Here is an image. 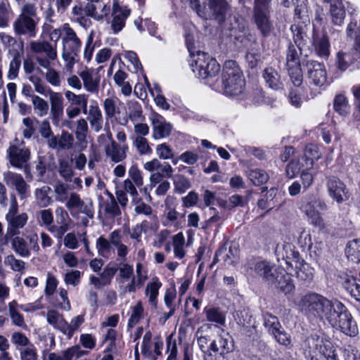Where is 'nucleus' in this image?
Wrapping results in <instances>:
<instances>
[{"label":"nucleus","mask_w":360,"mask_h":360,"mask_svg":"<svg viewBox=\"0 0 360 360\" xmlns=\"http://www.w3.org/2000/svg\"><path fill=\"white\" fill-rule=\"evenodd\" d=\"M36 25L37 22L32 18L20 15L14 22L13 27L18 34H28L30 37H34L36 35Z\"/></svg>","instance_id":"17"},{"label":"nucleus","mask_w":360,"mask_h":360,"mask_svg":"<svg viewBox=\"0 0 360 360\" xmlns=\"http://www.w3.org/2000/svg\"><path fill=\"white\" fill-rule=\"evenodd\" d=\"M51 117L53 124H58L63 115V97L60 93L49 91Z\"/></svg>","instance_id":"19"},{"label":"nucleus","mask_w":360,"mask_h":360,"mask_svg":"<svg viewBox=\"0 0 360 360\" xmlns=\"http://www.w3.org/2000/svg\"><path fill=\"white\" fill-rule=\"evenodd\" d=\"M264 325L265 328L269 330V332L271 334L278 328H281V323L276 316H273L269 313H266L264 315Z\"/></svg>","instance_id":"51"},{"label":"nucleus","mask_w":360,"mask_h":360,"mask_svg":"<svg viewBox=\"0 0 360 360\" xmlns=\"http://www.w3.org/2000/svg\"><path fill=\"white\" fill-rule=\"evenodd\" d=\"M130 14V10L120 6L117 3H114L112 8V20L111 22L112 30L115 33L122 30L125 25V20Z\"/></svg>","instance_id":"20"},{"label":"nucleus","mask_w":360,"mask_h":360,"mask_svg":"<svg viewBox=\"0 0 360 360\" xmlns=\"http://www.w3.org/2000/svg\"><path fill=\"white\" fill-rule=\"evenodd\" d=\"M58 172L66 181H71L74 174L71 164L65 160L60 161Z\"/></svg>","instance_id":"49"},{"label":"nucleus","mask_w":360,"mask_h":360,"mask_svg":"<svg viewBox=\"0 0 360 360\" xmlns=\"http://www.w3.org/2000/svg\"><path fill=\"white\" fill-rule=\"evenodd\" d=\"M74 136L67 131H63L58 139V148L60 149H71L73 147Z\"/></svg>","instance_id":"50"},{"label":"nucleus","mask_w":360,"mask_h":360,"mask_svg":"<svg viewBox=\"0 0 360 360\" xmlns=\"http://www.w3.org/2000/svg\"><path fill=\"white\" fill-rule=\"evenodd\" d=\"M134 143L141 155L148 154L152 152L147 139L143 136H137Z\"/></svg>","instance_id":"57"},{"label":"nucleus","mask_w":360,"mask_h":360,"mask_svg":"<svg viewBox=\"0 0 360 360\" xmlns=\"http://www.w3.org/2000/svg\"><path fill=\"white\" fill-rule=\"evenodd\" d=\"M301 169V165L299 160H292L286 166L285 172L286 176L292 179L297 175Z\"/></svg>","instance_id":"58"},{"label":"nucleus","mask_w":360,"mask_h":360,"mask_svg":"<svg viewBox=\"0 0 360 360\" xmlns=\"http://www.w3.org/2000/svg\"><path fill=\"white\" fill-rule=\"evenodd\" d=\"M161 286V283L158 281V278L153 283H148L146 288V293L149 294V302L156 304V300L158 295V290Z\"/></svg>","instance_id":"52"},{"label":"nucleus","mask_w":360,"mask_h":360,"mask_svg":"<svg viewBox=\"0 0 360 360\" xmlns=\"http://www.w3.org/2000/svg\"><path fill=\"white\" fill-rule=\"evenodd\" d=\"M306 215L309 218L310 223L320 229L324 228L323 219L317 211L306 210Z\"/></svg>","instance_id":"59"},{"label":"nucleus","mask_w":360,"mask_h":360,"mask_svg":"<svg viewBox=\"0 0 360 360\" xmlns=\"http://www.w3.org/2000/svg\"><path fill=\"white\" fill-rule=\"evenodd\" d=\"M151 338L152 334L150 331L146 333L143 338L141 352L142 354L147 357H150L153 355L150 344Z\"/></svg>","instance_id":"62"},{"label":"nucleus","mask_w":360,"mask_h":360,"mask_svg":"<svg viewBox=\"0 0 360 360\" xmlns=\"http://www.w3.org/2000/svg\"><path fill=\"white\" fill-rule=\"evenodd\" d=\"M84 322V315L77 316L71 320L70 323L66 321V326H65L63 334L67 335L68 339L70 340L75 331H76Z\"/></svg>","instance_id":"33"},{"label":"nucleus","mask_w":360,"mask_h":360,"mask_svg":"<svg viewBox=\"0 0 360 360\" xmlns=\"http://www.w3.org/2000/svg\"><path fill=\"white\" fill-rule=\"evenodd\" d=\"M31 49L34 53H45L47 57L51 60H55L57 57L56 48L53 47L48 41L32 42Z\"/></svg>","instance_id":"25"},{"label":"nucleus","mask_w":360,"mask_h":360,"mask_svg":"<svg viewBox=\"0 0 360 360\" xmlns=\"http://www.w3.org/2000/svg\"><path fill=\"white\" fill-rule=\"evenodd\" d=\"M196 14L205 20L222 24L226 19L231 6L226 0H188Z\"/></svg>","instance_id":"3"},{"label":"nucleus","mask_w":360,"mask_h":360,"mask_svg":"<svg viewBox=\"0 0 360 360\" xmlns=\"http://www.w3.org/2000/svg\"><path fill=\"white\" fill-rule=\"evenodd\" d=\"M302 64L307 68V77L310 83L317 86H321L326 83L327 73L323 63L314 60H303Z\"/></svg>","instance_id":"8"},{"label":"nucleus","mask_w":360,"mask_h":360,"mask_svg":"<svg viewBox=\"0 0 360 360\" xmlns=\"http://www.w3.org/2000/svg\"><path fill=\"white\" fill-rule=\"evenodd\" d=\"M271 0L254 1L252 20L264 37L269 36L272 29L270 20V4Z\"/></svg>","instance_id":"6"},{"label":"nucleus","mask_w":360,"mask_h":360,"mask_svg":"<svg viewBox=\"0 0 360 360\" xmlns=\"http://www.w3.org/2000/svg\"><path fill=\"white\" fill-rule=\"evenodd\" d=\"M118 268L116 264L109 263L101 274V277L103 279L102 285H108L110 283L111 279L117 271Z\"/></svg>","instance_id":"48"},{"label":"nucleus","mask_w":360,"mask_h":360,"mask_svg":"<svg viewBox=\"0 0 360 360\" xmlns=\"http://www.w3.org/2000/svg\"><path fill=\"white\" fill-rule=\"evenodd\" d=\"M96 248L101 256L106 257L111 249L110 243L103 236H101L96 240Z\"/></svg>","instance_id":"56"},{"label":"nucleus","mask_w":360,"mask_h":360,"mask_svg":"<svg viewBox=\"0 0 360 360\" xmlns=\"http://www.w3.org/2000/svg\"><path fill=\"white\" fill-rule=\"evenodd\" d=\"M63 30L65 33V35L63 37V48L68 49L72 52L80 51L82 41L77 36L76 32L68 24H65Z\"/></svg>","instance_id":"21"},{"label":"nucleus","mask_w":360,"mask_h":360,"mask_svg":"<svg viewBox=\"0 0 360 360\" xmlns=\"http://www.w3.org/2000/svg\"><path fill=\"white\" fill-rule=\"evenodd\" d=\"M23 52H16L12 53L13 59L10 63L9 70L8 73V78L9 79H14L18 77V70L21 65V56Z\"/></svg>","instance_id":"34"},{"label":"nucleus","mask_w":360,"mask_h":360,"mask_svg":"<svg viewBox=\"0 0 360 360\" xmlns=\"http://www.w3.org/2000/svg\"><path fill=\"white\" fill-rule=\"evenodd\" d=\"M50 191L51 188L48 186L35 190V195L40 207H46L51 202V198L48 195Z\"/></svg>","instance_id":"37"},{"label":"nucleus","mask_w":360,"mask_h":360,"mask_svg":"<svg viewBox=\"0 0 360 360\" xmlns=\"http://www.w3.org/2000/svg\"><path fill=\"white\" fill-rule=\"evenodd\" d=\"M11 247L13 250L22 257H28L31 255L27 243L22 237H14L11 241Z\"/></svg>","instance_id":"28"},{"label":"nucleus","mask_w":360,"mask_h":360,"mask_svg":"<svg viewBox=\"0 0 360 360\" xmlns=\"http://www.w3.org/2000/svg\"><path fill=\"white\" fill-rule=\"evenodd\" d=\"M312 44L317 55L328 57L330 54V43L326 32L319 30L314 25L312 33Z\"/></svg>","instance_id":"14"},{"label":"nucleus","mask_w":360,"mask_h":360,"mask_svg":"<svg viewBox=\"0 0 360 360\" xmlns=\"http://www.w3.org/2000/svg\"><path fill=\"white\" fill-rule=\"evenodd\" d=\"M231 41H232L234 49L240 51L244 49H249L252 44H256V39L252 34H243L237 29H233L230 33Z\"/></svg>","instance_id":"18"},{"label":"nucleus","mask_w":360,"mask_h":360,"mask_svg":"<svg viewBox=\"0 0 360 360\" xmlns=\"http://www.w3.org/2000/svg\"><path fill=\"white\" fill-rule=\"evenodd\" d=\"M104 211L106 214L115 217L121 215V210L118 206L117 202L113 195H111V200L105 202Z\"/></svg>","instance_id":"53"},{"label":"nucleus","mask_w":360,"mask_h":360,"mask_svg":"<svg viewBox=\"0 0 360 360\" xmlns=\"http://www.w3.org/2000/svg\"><path fill=\"white\" fill-rule=\"evenodd\" d=\"M271 334L279 344L285 346H288L290 344V335L285 330H281V328H278Z\"/></svg>","instance_id":"63"},{"label":"nucleus","mask_w":360,"mask_h":360,"mask_svg":"<svg viewBox=\"0 0 360 360\" xmlns=\"http://www.w3.org/2000/svg\"><path fill=\"white\" fill-rule=\"evenodd\" d=\"M79 76L82 77L84 86L88 91L92 93L98 92L99 78H94L92 72L89 70L82 71Z\"/></svg>","instance_id":"29"},{"label":"nucleus","mask_w":360,"mask_h":360,"mask_svg":"<svg viewBox=\"0 0 360 360\" xmlns=\"http://www.w3.org/2000/svg\"><path fill=\"white\" fill-rule=\"evenodd\" d=\"M143 307L141 302H139L133 308L132 314L128 321V327L131 328L136 325L143 317Z\"/></svg>","instance_id":"44"},{"label":"nucleus","mask_w":360,"mask_h":360,"mask_svg":"<svg viewBox=\"0 0 360 360\" xmlns=\"http://www.w3.org/2000/svg\"><path fill=\"white\" fill-rule=\"evenodd\" d=\"M13 16L10 5L4 1L0 2V27L8 26V21Z\"/></svg>","instance_id":"42"},{"label":"nucleus","mask_w":360,"mask_h":360,"mask_svg":"<svg viewBox=\"0 0 360 360\" xmlns=\"http://www.w3.org/2000/svg\"><path fill=\"white\" fill-rule=\"evenodd\" d=\"M330 4V13L332 22L335 25L341 26L343 23L346 13L341 0H328Z\"/></svg>","instance_id":"23"},{"label":"nucleus","mask_w":360,"mask_h":360,"mask_svg":"<svg viewBox=\"0 0 360 360\" xmlns=\"http://www.w3.org/2000/svg\"><path fill=\"white\" fill-rule=\"evenodd\" d=\"M212 340L210 336H198L197 343L204 354V360H212V354L210 352V344Z\"/></svg>","instance_id":"40"},{"label":"nucleus","mask_w":360,"mask_h":360,"mask_svg":"<svg viewBox=\"0 0 360 360\" xmlns=\"http://www.w3.org/2000/svg\"><path fill=\"white\" fill-rule=\"evenodd\" d=\"M245 82L238 63L233 60H226L223 66L221 79L212 84L211 88L227 96H238L245 88Z\"/></svg>","instance_id":"2"},{"label":"nucleus","mask_w":360,"mask_h":360,"mask_svg":"<svg viewBox=\"0 0 360 360\" xmlns=\"http://www.w3.org/2000/svg\"><path fill=\"white\" fill-rule=\"evenodd\" d=\"M4 181L8 185L15 186L21 199L29 196L30 186L24 180L22 176L12 172H7L4 174Z\"/></svg>","instance_id":"16"},{"label":"nucleus","mask_w":360,"mask_h":360,"mask_svg":"<svg viewBox=\"0 0 360 360\" xmlns=\"http://www.w3.org/2000/svg\"><path fill=\"white\" fill-rule=\"evenodd\" d=\"M245 266L249 269L253 270L257 276L261 278L262 281L268 286L271 283H274V278L279 271V269L276 268L275 264L266 260L257 262L250 260L247 262Z\"/></svg>","instance_id":"7"},{"label":"nucleus","mask_w":360,"mask_h":360,"mask_svg":"<svg viewBox=\"0 0 360 360\" xmlns=\"http://www.w3.org/2000/svg\"><path fill=\"white\" fill-rule=\"evenodd\" d=\"M333 107L334 110L342 116L347 115L350 108L346 97L342 94L335 96Z\"/></svg>","instance_id":"36"},{"label":"nucleus","mask_w":360,"mask_h":360,"mask_svg":"<svg viewBox=\"0 0 360 360\" xmlns=\"http://www.w3.org/2000/svg\"><path fill=\"white\" fill-rule=\"evenodd\" d=\"M47 322L53 326L56 329L60 330L63 333L65 326H66V321L63 316L58 311L51 309L47 311Z\"/></svg>","instance_id":"27"},{"label":"nucleus","mask_w":360,"mask_h":360,"mask_svg":"<svg viewBox=\"0 0 360 360\" xmlns=\"http://www.w3.org/2000/svg\"><path fill=\"white\" fill-rule=\"evenodd\" d=\"M302 53V47H298L292 42L290 41L286 50V65L295 66L301 65L300 56Z\"/></svg>","instance_id":"26"},{"label":"nucleus","mask_w":360,"mask_h":360,"mask_svg":"<svg viewBox=\"0 0 360 360\" xmlns=\"http://www.w3.org/2000/svg\"><path fill=\"white\" fill-rule=\"evenodd\" d=\"M205 312L207 321L215 322L219 324H224L225 322V316L219 308L205 309Z\"/></svg>","instance_id":"41"},{"label":"nucleus","mask_w":360,"mask_h":360,"mask_svg":"<svg viewBox=\"0 0 360 360\" xmlns=\"http://www.w3.org/2000/svg\"><path fill=\"white\" fill-rule=\"evenodd\" d=\"M347 34L354 39V48L351 52L339 51L336 56V65L339 70L345 71L351 64L360 57V25L356 22H350L347 25Z\"/></svg>","instance_id":"4"},{"label":"nucleus","mask_w":360,"mask_h":360,"mask_svg":"<svg viewBox=\"0 0 360 360\" xmlns=\"http://www.w3.org/2000/svg\"><path fill=\"white\" fill-rule=\"evenodd\" d=\"M66 207L70 211L72 217H75L76 214L83 213L89 218H94V207L92 202L85 204L79 195L76 193H71L65 203Z\"/></svg>","instance_id":"11"},{"label":"nucleus","mask_w":360,"mask_h":360,"mask_svg":"<svg viewBox=\"0 0 360 360\" xmlns=\"http://www.w3.org/2000/svg\"><path fill=\"white\" fill-rule=\"evenodd\" d=\"M235 319L238 323L243 326L251 324L252 314L249 309L243 308L236 311Z\"/></svg>","instance_id":"46"},{"label":"nucleus","mask_w":360,"mask_h":360,"mask_svg":"<svg viewBox=\"0 0 360 360\" xmlns=\"http://www.w3.org/2000/svg\"><path fill=\"white\" fill-rule=\"evenodd\" d=\"M299 310L307 318L326 319L335 328L350 337L358 334V328L347 308L338 300H329L321 294L308 292L297 304Z\"/></svg>","instance_id":"1"},{"label":"nucleus","mask_w":360,"mask_h":360,"mask_svg":"<svg viewBox=\"0 0 360 360\" xmlns=\"http://www.w3.org/2000/svg\"><path fill=\"white\" fill-rule=\"evenodd\" d=\"M4 262L6 264L10 265L12 270L15 271H22L25 269V262L17 259L13 255L7 256Z\"/></svg>","instance_id":"60"},{"label":"nucleus","mask_w":360,"mask_h":360,"mask_svg":"<svg viewBox=\"0 0 360 360\" xmlns=\"http://www.w3.org/2000/svg\"><path fill=\"white\" fill-rule=\"evenodd\" d=\"M32 101L34 109L39 117H43L48 113L49 103L47 101L34 94L32 96Z\"/></svg>","instance_id":"39"},{"label":"nucleus","mask_w":360,"mask_h":360,"mask_svg":"<svg viewBox=\"0 0 360 360\" xmlns=\"http://www.w3.org/2000/svg\"><path fill=\"white\" fill-rule=\"evenodd\" d=\"M327 188L329 195L338 203H341L349 199V192L346 185L336 176L327 179Z\"/></svg>","instance_id":"12"},{"label":"nucleus","mask_w":360,"mask_h":360,"mask_svg":"<svg viewBox=\"0 0 360 360\" xmlns=\"http://www.w3.org/2000/svg\"><path fill=\"white\" fill-rule=\"evenodd\" d=\"M88 119L92 125L99 124L102 121V114L97 105L90 106Z\"/></svg>","instance_id":"64"},{"label":"nucleus","mask_w":360,"mask_h":360,"mask_svg":"<svg viewBox=\"0 0 360 360\" xmlns=\"http://www.w3.org/2000/svg\"><path fill=\"white\" fill-rule=\"evenodd\" d=\"M291 30L293 34L294 44L298 47H302L304 45V38L307 35L303 28L302 27L294 25L291 26Z\"/></svg>","instance_id":"54"},{"label":"nucleus","mask_w":360,"mask_h":360,"mask_svg":"<svg viewBox=\"0 0 360 360\" xmlns=\"http://www.w3.org/2000/svg\"><path fill=\"white\" fill-rule=\"evenodd\" d=\"M27 215L26 213H22L20 214L6 219L8 221V229L18 232L20 233V229H22L27 223Z\"/></svg>","instance_id":"32"},{"label":"nucleus","mask_w":360,"mask_h":360,"mask_svg":"<svg viewBox=\"0 0 360 360\" xmlns=\"http://www.w3.org/2000/svg\"><path fill=\"white\" fill-rule=\"evenodd\" d=\"M310 340L316 341V347H319V356L309 354V360H338L336 349L333 343L327 340L319 338L317 335H311Z\"/></svg>","instance_id":"10"},{"label":"nucleus","mask_w":360,"mask_h":360,"mask_svg":"<svg viewBox=\"0 0 360 360\" xmlns=\"http://www.w3.org/2000/svg\"><path fill=\"white\" fill-rule=\"evenodd\" d=\"M51 170L52 167L51 164L47 162V159L45 156H39L38 158V162L36 165L37 176V180L42 181L46 170Z\"/></svg>","instance_id":"43"},{"label":"nucleus","mask_w":360,"mask_h":360,"mask_svg":"<svg viewBox=\"0 0 360 360\" xmlns=\"http://www.w3.org/2000/svg\"><path fill=\"white\" fill-rule=\"evenodd\" d=\"M301 65L289 66L288 68V75L293 85L300 87L303 82V74Z\"/></svg>","instance_id":"38"},{"label":"nucleus","mask_w":360,"mask_h":360,"mask_svg":"<svg viewBox=\"0 0 360 360\" xmlns=\"http://www.w3.org/2000/svg\"><path fill=\"white\" fill-rule=\"evenodd\" d=\"M80 51H75L72 52L68 49L63 48L62 57L63 60L67 62V68L71 69L75 63V58L78 56Z\"/></svg>","instance_id":"61"},{"label":"nucleus","mask_w":360,"mask_h":360,"mask_svg":"<svg viewBox=\"0 0 360 360\" xmlns=\"http://www.w3.org/2000/svg\"><path fill=\"white\" fill-rule=\"evenodd\" d=\"M274 283H271L269 287L276 288L285 296H292L295 290V286L290 274L284 270H279L274 278Z\"/></svg>","instance_id":"13"},{"label":"nucleus","mask_w":360,"mask_h":360,"mask_svg":"<svg viewBox=\"0 0 360 360\" xmlns=\"http://www.w3.org/2000/svg\"><path fill=\"white\" fill-rule=\"evenodd\" d=\"M127 149V146L121 147L114 140H112L111 144L105 147V154L107 156L110 157L112 162H119L126 158Z\"/></svg>","instance_id":"24"},{"label":"nucleus","mask_w":360,"mask_h":360,"mask_svg":"<svg viewBox=\"0 0 360 360\" xmlns=\"http://www.w3.org/2000/svg\"><path fill=\"white\" fill-rule=\"evenodd\" d=\"M119 101L118 98H106L104 101V109L105 112L107 116L109 117H112L115 115V114L117 112L119 113L120 111L116 108V102Z\"/></svg>","instance_id":"55"},{"label":"nucleus","mask_w":360,"mask_h":360,"mask_svg":"<svg viewBox=\"0 0 360 360\" xmlns=\"http://www.w3.org/2000/svg\"><path fill=\"white\" fill-rule=\"evenodd\" d=\"M175 191L179 193H184L191 187L189 180L184 176L178 174L173 178Z\"/></svg>","instance_id":"47"},{"label":"nucleus","mask_w":360,"mask_h":360,"mask_svg":"<svg viewBox=\"0 0 360 360\" xmlns=\"http://www.w3.org/2000/svg\"><path fill=\"white\" fill-rule=\"evenodd\" d=\"M96 6L93 3H88L85 7V13L88 16L93 17L94 19L97 20H103L104 16L108 15V13L110 11V6H107L106 5H103L102 12L103 13L98 15L96 11Z\"/></svg>","instance_id":"45"},{"label":"nucleus","mask_w":360,"mask_h":360,"mask_svg":"<svg viewBox=\"0 0 360 360\" xmlns=\"http://www.w3.org/2000/svg\"><path fill=\"white\" fill-rule=\"evenodd\" d=\"M153 136L155 139L167 137L171 134L172 126L167 122L160 114L153 112L151 114Z\"/></svg>","instance_id":"15"},{"label":"nucleus","mask_w":360,"mask_h":360,"mask_svg":"<svg viewBox=\"0 0 360 360\" xmlns=\"http://www.w3.org/2000/svg\"><path fill=\"white\" fill-rule=\"evenodd\" d=\"M262 77L266 84L273 90L282 89L283 84L278 72L272 67H266L262 71Z\"/></svg>","instance_id":"22"},{"label":"nucleus","mask_w":360,"mask_h":360,"mask_svg":"<svg viewBox=\"0 0 360 360\" xmlns=\"http://www.w3.org/2000/svg\"><path fill=\"white\" fill-rule=\"evenodd\" d=\"M250 180L255 185L259 186L266 183L269 179L268 174L262 169H252L248 173Z\"/></svg>","instance_id":"35"},{"label":"nucleus","mask_w":360,"mask_h":360,"mask_svg":"<svg viewBox=\"0 0 360 360\" xmlns=\"http://www.w3.org/2000/svg\"><path fill=\"white\" fill-rule=\"evenodd\" d=\"M0 38L2 43L6 47H11V49H9V53L11 54L18 51L23 52L24 46L22 41H18L15 38L4 33H1L0 34Z\"/></svg>","instance_id":"30"},{"label":"nucleus","mask_w":360,"mask_h":360,"mask_svg":"<svg viewBox=\"0 0 360 360\" xmlns=\"http://www.w3.org/2000/svg\"><path fill=\"white\" fill-rule=\"evenodd\" d=\"M197 59L194 60L195 64L192 63L193 71L199 77L206 80V84L211 87L214 82V78L218 76L220 70V65L216 59L210 57L205 53L197 51Z\"/></svg>","instance_id":"5"},{"label":"nucleus","mask_w":360,"mask_h":360,"mask_svg":"<svg viewBox=\"0 0 360 360\" xmlns=\"http://www.w3.org/2000/svg\"><path fill=\"white\" fill-rule=\"evenodd\" d=\"M304 158L306 166L309 168L313 167L314 161L320 158L318 147L312 143L307 144L304 150Z\"/></svg>","instance_id":"31"},{"label":"nucleus","mask_w":360,"mask_h":360,"mask_svg":"<svg viewBox=\"0 0 360 360\" xmlns=\"http://www.w3.org/2000/svg\"><path fill=\"white\" fill-rule=\"evenodd\" d=\"M7 155L12 166L19 169L25 168V172H28L27 163L30 158L28 148L12 145L7 150Z\"/></svg>","instance_id":"9"}]
</instances>
